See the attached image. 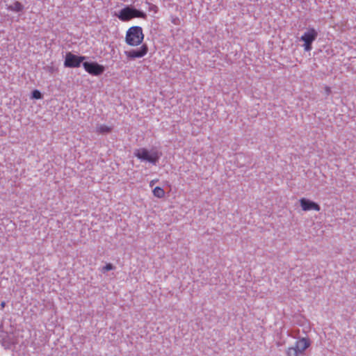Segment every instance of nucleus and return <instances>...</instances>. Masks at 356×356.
Returning <instances> with one entry per match:
<instances>
[{
	"label": "nucleus",
	"mask_w": 356,
	"mask_h": 356,
	"mask_svg": "<svg viewBox=\"0 0 356 356\" xmlns=\"http://www.w3.org/2000/svg\"><path fill=\"white\" fill-rule=\"evenodd\" d=\"M144 39V34L140 26H134L130 27L126 33L125 42L132 47L140 45Z\"/></svg>",
	"instance_id": "nucleus-1"
},
{
	"label": "nucleus",
	"mask_w": 356,
	"mask_h": 356,
	"mask_svg": "<svg viewBox=\"0 0 356 356\" xmlns=\"http://www.w3.org/2000/svg\"><path fill=\"white\" fill-rule=\"evenodd\" d=\"M134 154L139 160L142 161H147L152 164H156L160 158L161 153L156 150H148L146 148L142 147L134 150Z\"/></svg>",
	"instance_id": "nucleus-2"
},
{
	"label": "nucleus",
	"mask_w": 356,
	"mask_h": 356,
	"mask_svg": "<svg viewBox=\"0 0 356 356\" xmlns=\"http://www.w3.org/2000/svg\"><path fill=\"white\" fill-rule=\"evenodd\" d=\"M311 345V342L307 338H301L298 340L295 345L289 347L286 350L287 356H300L302 355L305 350Z\"/></svg>",
	"instance_id": "nucleus-3"
},
{
	"label": "nucleus",
	"mask_w": 356,
	"mask_h": 356,
	"mask_svg": "<svg viewBox=\"0 0 356 356\" xmlns=\"http://www.w3.org/2000/svg\"><path fill=\"white\" fill-rule=\"evenodd\" d=\"M118 16L119 19L123 22H127L136 17L145 19L147 17L144 12L130 7H126L122 9Z\"/></svg>",
	"instance_id": "nucleus-4"
},
{
	"label": "nucleus",
	"mask_w": 356,
	"mask_h": 356,
	"mask_svg": "<svg viewBox=\"0 0 356 356\" xmlns=\"http://www.w3.org/2000/svg\"><path fill=\"white\" fill-rule=\"evenodd\" d=\"M318 32L314 28H309L300 38V40L304 42L303 47L305 51H309L312 49V43L317 38Z\"/></svg>",
	"instance_id": "nucleus-5"
},
{
	"label": "nucleus",
	"mask_w": 356,
	"mask_h": 356,
	"mask_svg": "<svg viewBox=\"0 0 356 356\" xmlns=\"http://www.w3.org/2000/svg\"><path fill=\"white\" fill-rule=\"evenodd\" d=\"M85 59V56H76L71 52H67L65 55L64 66L65 67H79Z\"/></svg>",
	"instance_id": "nucleus-6"
},
{
	"label": "nucleus",
	"mask_w": 356,
	"mask_h": 356,
	"mask_svg": "<svg viewBox=\"0 0 356 356\" xmlns=\"http://www.w3.org/2000/svg\"><path fill=\"white\" fill-rule=\"evenodd\" d=\"M147 52L148 47L146 44H143L138 49L125 51L124 54L127 58L134 60L144 57Z\"/></svg>",
	"instance_id": "nucleus-7"
},
{
	"label": "nucleus",
	"mask_w": 356,
	"mask_h": 356,
	"mask_svg": "<svg viewBox=\"0 0 356 356\" xmlns=\"http://www.w3.org/2000/svg\"><path fill=\"white\" fill-rule=\"evenodd\" d=\"M83 66L87 72L95 76L102 74L104 70L102 65H100L97 63L84 62L83 63Z\"/></svg>",
	"instance_id": "nucleus-8"
},
{
	"label": "nucleus",
	"mask_w": 356,
	"mask_h": 356,
	"mask_svg": "<svg viewBox=\"0 0 356 356\" xmlns=\"http://www.w3.org/2000/svg\"><path fill=\"white\" fill-rule=\"evenodd\" d=\"M300 207H301L302 209L304 211H311V210L319 211L321 209L320 206L317 203L312 202L309 200H307L306 198H304V197L301 198L300 200Z\"/></svg>",
	"instance_id": "nucleus-9"
},
{
	"label": "nucleus",
	"mask_w": 356,
	"mask_h": 356,
	"mask_svg": "<svg viewBox=\"0 0 356 356\" xmlns=\"http://www.w3.org/2000/svg\"><path fill=\"white\" fill-rule=\"evenodd\" d=\"M8 9L14 12H20L24 9L23 5L19 1H15L12 5L8 7Z\"/></svg>",
	"instance_id": "nucleus-10"
},
{
	"label": "nucleus",
	"mask_w": 356,
	"mask_h": 356,
	"mask_svg": "<svg viewBox=\"0 0 356 356\" xmlns=\"http://www.w3.org/2000/svg\"><path fill=\"white\" fill-rule=\"evenodd\" d=\"M152 193L154 197L158 198H163L165 196L164 190L159 186L155 187L152 191Z\"/></svg>",
	"instance_id": "nucleus-11"
},
{
	"label": "nucleus",
	"mask_w": 356,
	"mask_h": 356,
	"mask_svg": "<svg viewBox=\"0 0 356 356\" xmlns=\"http://www.w3.org/2000/svg\"><path fill=\"white\" fill-rule=\"evenodd\" d=\"M110 131H111V128L104 124H100L96 127V131L99 134H108L110 132Z\"/></svg>",
	"instance_id": "nucleus-12"
},
{
	"label": "nucleus",
	"mask_w": 356,
	"mask_h": 356,
	"mask_svg": "<svg viewBox=\"0 0 356 356\" xmlns=\"http://www.w3.org/2000/svg\"><path fill=\"white\" fill-rule=\"evenodd\" d=\"M32 98L35 99H40L42 98V94L38 90H34L32 92Z\"/></svg>",
	"instance_id": "nucleus-13"
},
{
	"label": "nucleus",
	"mask_w": 356,
	"mask_h": 356,
	"mask_svg": "<svg viewBox=\"0 0 356 356\" xmlns=\"http://www.w3.org/2000/svg\"><path fill=\"white\" fill-rule=\"evenodd\" d=\"M111 270V264H107L105 266H104L102 269V273H105Z\"/></svg>",
	"instance_id": "nucleus-14"
},
{
	"label": "nucleus",
	"mask_w": 356,
	"mask_h": 356,
	"mask_svg": "<svg viewBox=\"0 0 356 356\" xmlns=\"http://www.w3.org/2000/svg\"><path fill=\"white\" fill-rule=\"evenodd\" d=\"M149 9L151 10H153L154 13H156L157 10H158V8L155 5H153V4H151L150 7H149Z\"/></svg>",
	"instance_id": "nucleus-15"
},
{
	"label": "nucleus",
	"mask_w": 356,
	"mask_h": 356,
	"mask_svg": "<svg viewBox=\"0 0 356 356\" xmlns=\"http://www.w3.org/2000/svg\"><path fill=\"white\" fill-rule=\"evenodd\" d=\"M159 180L156 179H153L152 181H150L149 182V186L152 187Z\"/></svg>",
	"instance_id": "nucleus-16"
},
{
	"label": "nucleus",
	"mask_w": 356,
	"mask_h": 356,
	"mask_svg": "<svg viewBox=\"0 0 356 356\" xmlns=\"http://www.w3.org/2000/svg\"><path fill=\"white\" fill-rule=\"evenodd\" d=\"M5 305H6V302H1V309H3V308H4V307H5Z\"/></svg>",
	"instance_id": "nucleus-17"
}]
</instances>
